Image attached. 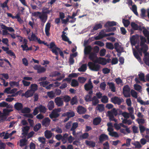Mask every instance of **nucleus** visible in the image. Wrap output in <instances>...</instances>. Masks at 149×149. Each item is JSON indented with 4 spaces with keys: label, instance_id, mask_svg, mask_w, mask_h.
<instances>
[{
    "label": "nucleus",
    "instance_id": "f257e3e1",
    "mask_svg": "<svg viewBox=\"0 0 149 149\" xmlns=\"http://www.w3.org/2000/svg\"><path fill=\"white\" fill-rule=\"evenodd\" d=\"M140 38L141 42L140 45L138 47L136 46V47L139 52H143L144 54L143 60L145 63L149 66V53L146 52L148 49V47L145 43L146 41V40L145 38L142 36H141Z\"/></svg>",
    "mask_w": 149,
    "mask_h": 149
},
{
    "label": "nucleus",
    "instance_id": "f03ea898",
    "mask_svg": "<svg viewBox=\"0 0 149 149\" xmlns=\"http://www.w3.org/2000/svg\"><path fill=\"white\" fill-rule=\"evenodd\" d=\"M88 66L91 70L94 71H98L101 68L100 65L92 62H89Z\"/></svg>",
    "mask_w": 149,
    "mask_h": 149
},
{
    "label": "nucleus",
    "instance_id": "7ed1b4c3",
    "mask_svg": "<svg viewBox=\"0 0 149 149\" xmlns=\"http://www.w3.org/2000/svg\"><path fill=\"white\" fill-rule=\"evenodd\" d=\"M61 110V109L60 108L55 109L52 111L51 113L49 115V117L52 118L57 117L59 116L58 113L60 112Z\"/></svg>",
    "mask_w": 149,
    "mask_h": 149
},
{
    "label": "nucleus",
    "instance_id": "20e7f679",
    "mask_svg": "<svg viewBox=\"0 0 149 149\" xmlns=\"http://www.w3.org/2000/svg\"><path fill=\"white\" fill-rule=\"evenodd\" d=\"M104 31H102L100 33L99 35L95 37V38L96 40H99L103 38L104 36H110L113 35L114 33H109L108 34H104Z\"/></svg>",
    "mask_w": 149,
    "mask_h": 149
},
{
    "label": "nucleus",
    "instance_id": "39448f33",
    "mask_svg": "<svg viewBox=\"0 0 149 149\" xmlns=\"http://www.w3.org/2000/svg\"><path fill=\"white\" fill-rule=\"evenodd\" d=\"M34 68L37 71L38 73H40L45 72L46 68L44 67H41L40 65H35Z\"/></svg>",
    "mask_w": 149,
    "mask_h": 149
},
{
    "label": "nucleus",
    "instance_id": "423d86ee",
    "mask_svg": "<svg viewBox=\"0 0 149 149\" xmlns=\"http://www.w3.org/2000/svg\"><path fill=\"white\" fill-rule=\"evenodd\" d=\"M130 88L128 86L126 85L124 87L123 89V93L125 97H127L130 96Z\"/></svg>",
    "mask_w": 149,
    "mask_h": 149
},
{
    "label": "nucleus",
    "instance_id": "0eeeda50",
    "mask_svg": "<svg viewBox=\"0 0 149 149\" xmlns=\"http://www.w3.org/2000/svg\"><path fill=\"white\" fill-rule=\"evenodd\" d=\"M111 101L112 102L115 104H119L123 101V100L118 97H114L111 98Z\"/></svg>",
    "mask_w": 149,
    "mask_h": 149
},
{
    "label": "nucleus",
    "instance_id": "6e6552de",
    "mask_svg": "<svg viewBox=\"0 0 149 149\" xmlns=\"http://www.w3.org/2000/svg\"><path fill=\"white\" fill-rule=\"evenodd\" d=\"M93 86L91 79H90L88 82L84 85V88L86 91L90 90L92 89Z\"/></svg>",
    "mask_w": 149,
    "mask_h": 149
},
{
    "label": "nucleus",
    "instance_id": "1a4fd4ad",
    "mask_svg": "<svg viewBox=\"0 0 149 149\" xmlns=\"http://www.w3.org/2000/svg\"><path fill=\"white\" fill-rule=\"evenodd\" d=\"M55 102L56 105L58 107L61 106L63 104L61 97H58L56 98L55 99Z\"/></svg>",
    "mask_w": 149,
    "mask_h": 149
},
{
    "label": "nucleus",
    "instance_id": "9d476101",
    "mask_svg": "<svg viewBox=\"0 0 149 149\" xmlns=\"http://www.w3.org/2000/svg\"><path fill=\"white\" fill-rule=\"evenodd\" d=\"M139 39L138 35L133 36L130 38L131 44L132 45H134Z\"/></svg>",
    "mask_w": 149,
    "mask_h": 149
},
{
    "label": "nucleus",
    "instance_id": "9b49d317",
    "mask_svg": "<svg viewBox=\"0 0 149 149\" xmlns=\"http://www.w3.org/2000/svg\"><path fill=\"white\" fill-rule=\"evenodd\" d=\"M108 136L104 134H101L99 137V139L100 143H102L104 141L108 140Z\"/></svg>",
    "mask_w": 149,
    "mask_h": 149
},
{
    "label": "nucleus",
    "instance_id": "f8f14e48",
    "mask_svg": "<svg viewBox=\"0 0 149 149\" xmlns=\"http://www.w3.org/2000/svg\"><path fill=\"white\" fill-rule=\"evenodd\" d=\"M115 48L118 52H123V49L121 45L118 43H116L114 44Z\"/></svg>",
    "mask_w": 149,
    "mask_h": 149
},
{
    "label": "nucleus",
    "instance_id": "ddd939ff",
    "mask_svg": "<svg viewBox=\"0 0 149 149\" xmlns=\"http://www.w3.org/2000/svg\"><path fill=\"white\" fill-rule=\"evenodd\" d=\"M21 124L23 126L22 130H29L30 127L27 125L28 123L26 120H22L21 122Z\"/></svg>",
    "mask_w": 149,
    "mask_h": 149
},
{
    "label": "nucleus",
    "instance_id": "4468645a",
    "mask_svg": "<svg viewBox=\"0 0 149 149\" xmlns=\"http://www.w3.org/2000/svg\"><path fill=\"white\" fill-rule=\"evenodd\" d=\"M38 141L41 143V144L40 145V147L41 148L44 147L46 143V139L44 137H40L38 138Z\"/></svg>",
    "mask_w": 149,
    "mask_h": 149
},
{
    "label": "nucleus",
    "instance_id": "2eb2a0df",
    "mask_svg": "<svg viewBox=\"0 0 149 149\" xmlns=\"http://www.w3.org/2000/svg\"><path fill=\"white\" fill-rule=\"evenodd\" d=\"M133 53L134 56L139 61L142 63V62L141 61V56H142V53L141 52H139V55L138 53L133 48Z\"/></svg>",
    "mask_w": 149,
    "mask_h": 149
},
{
    "label": "nucleus",
    "instance_id": "dca6fc26",
    "mask_svg": "<svg viewBox=\"0 0 149 149\" xmlns=\"http://www.w3.org/2000/svg\"><path fill=\"white\" fill-rule=\"evenodd\" d=\"M107 61L106 59L102 58H97L95 62L98 63L99 64H101L102 65H105L107 63Z\"/></svg>",
    "mask_w": 149,
    "mask_h": 149
},
{
    "label": "nucleus",
    "instance_id": "f3484780",
    "mask_svg": "<svg viewBox=\"0 0 149 149\" xmlns=\"http://www.w3.org/2000/svg\"><path fill=\"white\" fill-rule=\"evenodd\" d=\"M34 94L33 92H32L30 90L27 91L25 93H23L22 96H24L26 97H29L32 96Z\"/></svg>",
    "mask_w": 149,
    "mask_h": 149
},
{
    "label": "nucleus",
    "instance_id": "a211bd4d",
    "mask_svg": "<svg viewBox=\"0 0 149 149\" xmlns=\"http://www.w3.org/2000/svg\"><path fill=\"white\" fill-rule=\"evenodd\" d=\"M37 38V37L33 32L31 33V35H29L28 36V38L30 41H36Z\"/></svg>",
    "mask_w": 149,
    "mask_h": 149
},
{
    "label": "nucleus",
    "instance_id": "6ab92c4d",
    "mask_svg": "<svg viewBox=\"0 0 149 149\" xmlns=\"http://www.w3.org/2000/svg\"><path fill=\"white\" fill-rule=\"evenodd\" d=\"M23 107V105L20 103L17 102L14 105L15 109L18 111H21Z\"/></svg>",
    "mask_w": 149,
    "mask_h": 149
},
{
    "label": "nucleus",
    "instance_id": "aec40b11",
    "mask_svg": "<svg viewBox=\"0 0 149 149\" xmlns=\"http://www.w3.org/2000/svg\"><path fill=\"white\" fill-rule=\"evenodd\" d=\"M27 40L26 39H24L23 41V44L21 45V47L22 48L23 50L27 51L28 47L27 45Z\"/></svg>",
    "mask_w": 149,
    "mask_h": 149
},
{
    "label": "nucleus",
    "instance_id": "412c9836",
    "mask_svg": "<svg viewBox=\"0 0 149 149\" xmlns=\"http://www.w3.org/2000/svg\"><path fill=\"white\" fill-rule=\"evenodd\" d=\"M114 126L115 128L116 129L118 130L120 129L123 130L122 128H126V127L122 123H120V124L115 123L114 125Z\"/></svg>",
    "mask_w": 149,
    "mask_h": 149
},
{
    "label": "nucleus",
    "instance_id": "4be33fe9",
    "mask_svg": "<svg viewBox=\"0 0 149 149\" xmlns=\"http://www.w3.org/2000/svg\"><path fill=\"white\" fill-rule=\"evenodd\" d=\"M50 121V120L48 118H46L43 120L42 124L43 125L47 126L49 125Z\"/></svg>",
    "mask_w": 149,
    "mask_h": 149
},
{
    "label": "nucleus",
    "instance_id": "5701e85b",
    "mask_svg": "<svg viewBox=\"0 0 149 149\" xmlns=\"http://www.w3.org/2000/svg\"><path fill=\"white\" fill-rule=\"evenodd\" d=\"M50 27V24L49 23H47L45 27V32L47 36H49V31Z\"/></svg>",
    "mask_w": 149,
    "mask_h": 149
},
{
    "label": "nucleus",
    "instance_id": "b1692460",
    "mask_svg": "<svg viewBox=\"0 0 149 149\" xmlns=\"http://www.w3.org/2000/svg\"><path fill=\"white\" fill-rule=\"evenodd\" d=\"M89 58L91 60L95 62L97 58L96 54L93 53H91L90 54Z\"/></svg>",
    "mask_w": 149,
    "mask_h": 149
},
{
    "label": "nucleus",
    "instance_id": "393cba45",
    "mask_svg": "<svg viewBox=\"0 0 149 149\" xmlns=\"http://www.w3.org/2000/svg\"><path fill=\"white\" fill-rule=\"evenodd\" d=\"M86 111V109L82 106H79L77 108V111L79 114L84 113Z\"/></svg>",
    "mask_w": 149,
    "mask_h": 149
},
{
    "label": "nucleus",
    "instance_id": "a878e982",
    "mask_svg": "<svg viewBox=\"0 0 149 149\" xmlns=\"http://www.w3.org/2000/svg\"><path fill=\"white\" fill-rule=\"evenodd\" d=\"M65 33L64 31L63 32V34L62 36V39L65 41L68 42L69 44H71L72 43L69 40L68 38L65 35Z\"/></svg>",
    "mask_w": 149,
    "mask_h": 149
},
{
    "label": "nucleus",
    "instance_id": "bb28decb",
    "mask_svg": "<svg viewBox=\"0 0 149 149\" xmlns=\"http://www.w3.org/2000/svg\"><path fill=\"white\" fill-rule=\"evenodd\" d=\"M74 116V113L73 111H71L68 112L66 113H64L63 114V116H66L68 118H71L73 117Z\"/></svg>",
    "mask_w": 149,
    "mask_h": 149
},
{
    "label": "nucleus",
    "instance_id": "cd10ccee",
    "mask_svg": "<svg viewBox=\"0 0 149 149\" xmlns=\"http://www.w3.org/2000/svg\"><path fill=\"white\" fill-rule=\"evenodd\" d=\"M39 18L42 22H45L47 19V16L45 13H43L40 14Z\"/></svg>",
    "mask_w": 149,
    "mask_h": 149
},
{
    "label": "nucleus",
    "instance_id": "c85d7f7f",
    "mask_svg": "<svg viewBox=\"0 0 149 149\" xmlns=\"http://www.w3.org/2000/svg\"><path fill=\"white\" fill-rule=\"evenodd\" d=\"M51 131H45V136L47 139H50L52 136V133L51 132Z\"/></svg>",
    "mask_w": 149,
    "mask_h": 149
},
{
    "label": "nucleus",
    "instance_id": "c756f323",
    "mask_svg": "<svg viewBox=\"0 0 149 149\" xmlns=\"http://www.w3.org/2000/svg\"><path fill=\"white\" fill-rule=\"evenodd\" d=\"M9 84L10 86L12 87H19V81L16 82L15 81H10L9 83Z\"/></svg>",
    "mask_w": 149,
    "mask_h": 149
},
{
    "label": "nucleus",
    "instance_id": "7c9ffc66",
    "mask_svg": "<svg viewBox=\"0 0 149 149\" xmlns=\"http://www.w3.org/2000/svg\"><path fill=\"white\" fill-rule=\"evenodd\" d=\"M30 88V90L34 93L38 89V86L36 84H33L31 85Z\"/></svg>",
    "mask_w": 149,
    "mask_h": 149
},
{
    "label": "nucleus",
    "instance_id": "2f4dec72",
    "mask_svg": "<svg viewBox=\"0 0 149 149\" xmlns=\"http://www.w3.org/2000/svg\"><path fill=\"white\" fill-rule=\"evenodd\" d=\"M113 115V114L111 113V112L108 111L107 112V115L109 117V119L111 120H113L115 122H116L117 120L114 118Z\"/></svg>",
    "mask_w": 149,
    "mask_h": 149
},
{
    "label": "nucleus",
    "instance_id": "473e14b6",
    "mask_svg": "<svg viewBox=\"0 0 149 149\" xmlns=\"http://www.w3.org/2000/svg\"><path fill=\"white\" fill-rule=\"evenodd\" d=\"M27 140L25 138L20 139L19 141V146L22 147L26 145Z\"/></svg>",
    "mask_w": 149,
    "mask_h": 149
},
{
    "label": "nucleus",
    "instance_id": "72a5a7b5",
    "mask_svg": "<svg viewBox=\"0 0 149 149\" xmlns=\"http://www.w3.org/2000/svg\"><path fill=\"white\" fill-rule=\"evenodd\" d=\"M116 25V22L114 21H108L107 22L105 26L106 27H108L109 26H112Z\"/></svg>",
    "mask_w": 149,
    "mask_h": 149
},
{
    "label": "nucleus",
    "instance_id": "f704fd0d",
    "mask_svg": "<svg viewBox=\"0 0 149 149\" xmlns=\"http://www.w3.org/2000/svg\"><path fill=\"white\" fill-rule=\"evenodd\" d=\"M54 107V102L52 101H50L47 105V107L50 110H52L53 109Z\"/></svg>",
    "mask_w": 149,
    "mask_h": 149
},
{
    "label": "nucleus",
    "instance_id": "c9c22d12",
    "mask_svg": "<svg viewBox=\"0 0 149 149\" xmlns=\"http://www.w3.org/2000/svg\"><path fill=\"white\" fill-rule=\"evenodd\" d=\"M138 76L140 80L144 82H146V80L145 79L144 74L140 72L138 74Z\"/></svg>",
    "mask_w": 149,
    "mask_h": 149
},
{
    "label": "nucleus",
    "instance_id": "e433bc0d",
    "mask_svg": "<svg viewBox=\"0 0 149 149\" xmlns=\"http://www.w3.org/2000/svg\"><path fill=\"white\" fill-rule=\"evenodd\" d=\"M109 132V134L112 137H119V135L118 133L115 132H113V131H108Z\"/></svg>",
    "mask_w": 149,
    "mask_h": 149
},
{
    "label": "nucleus",
    "instance_id": "4c0bfd02",
    "mask_svg": "<svg viewBox=\"0 0 149 149\" xmlns=\"http://www.w3.org/2000/svg\"><path fill=\"white\" fill-rule=\"evenodd\" d=\"M16 131H12V132L10 134H8V133H5L3 139H8L9 137H10L13 134L15 133Z\"/></svg>",
    "mask_w": 149,
    "mask_h": 149
},
{
    "label": "nucleus",
    "instance_id": "58836bf2",
    "mask_svg": "<svg viewBox=\"0 0 149 149\" xmlns=\"http://www.w3.org/2000/svg\"><path fill=\"white\" fill-rule=\"evenodd\" d=\"M101 121V118H96L94 119L93 123L94 125H97L99 124Z\"/></svg>",
    "mask_w": 149,
    "mask_h": 149
},
{
    "label": "nucleus",
    "instance_id": "ea45409f",
    "mask_svg": "<svg viewBox=\"0 0 149 149\" xmlns=\"http://www.w3.org/2000/svg\"><path fill=\"white\" fill-rule=\"evenodd\" d=\"M96 109L99 111L100 112H102L104 110V106L102 104H100L97 105Z\"/></svg>",
    "mask_w": 149,
    "mask_h": 149
},
{
    "label": "nucleus",
    "instance_id": "a19ab883",
    "mask_svg": "<svg viewBox=\"0 0 149 149\" xmlns=\"http://www.w3.org/2000/svg\"><path fill=\"white\" fill-rule=\"evenodd\" d=\"M58 76V78L56 79L57 80H60L62 78L64 77V75L63 74H62L61 75H60V74L58 73V72H55V74H54V76Z\"/></svg>",
    "mask_w": 149,
    "mask_h": 149
},
{
    "label": "nucleus",
    "instance_id": "79ce46f5",
    "mask_svg": "<svg viewBox=\"0 0 149 149\" xmlns=\"http://www.w3.org/2000/svg\"><path fill=\"white\" fill-rule=\"evenodd\" d=\"M91 47L90 46L86 47L84 49V53L86 54H89L91 50Z\"/></svg>",
    "mask_w": 149,
    "mask_h": 149
},
{
    "label": "nucleus",
    "instance_id": "37998d69",
    "mask_svg": "<svg viewBox=\"0 0 149 149\" xmlns=\"http://www.w3.org/2000/svg\"><path fill=\"white\" fill-rule=\"evenodd\" d=\"M108 85H109V88L111 89V91L113 92L115 91V85L113 83L110 82L108 83Z\"/></svg>",
    "mask_w": 149,
    "mask_h": 149
},
{
    "label": "nucleus",
    "instance_id": "c03bdc74",
    "mask_svg": "<svg viewBox=\"0 0 149 149\" xmlns=\"http://www.w3.org/2000/svg\"><path fill=\"white\" fill-rule=\"evenodd\" d=\"M131 25L132 28L134 30H138L140 29L139 27L134 22H132Z\"/></svg>",
    "mask_w": 149,
    "mask_h": 149
},
{
    "label": "nucleus",
    "instance_id": "a18cd8bd",
    "mask_svg": "<svg viewBox=\"0 0 149 149\" xmlns=\"http://www.w3.org/2000/svg\"><path fill=\"white\" fill-rule=\"evenodd\" d=\"M86 143L87 145L92 147H94L95 145V143L94 142L86 141Z\"/></svg>",
    "mask_w": 149,
    "mask_h": 149
},
{
    "label": "nucleus",
    "instance_id": "49530a36",
    "mask_svg": "<svg viewBox=\"0 0 149 149\" xmlns=\"http://www.w3.org/2000/svg\"><path fill=\"white\" fill-rule=\"evenodd\" d=\"M122 22L124 26L125 27H127L130 24V21L128 20L125 19V18L123 19Z\"/></svg>",
    "mask_w": 149,
    "mask_h": 149
},
{
    "label": "nucleus",
    "instance_id": "de8ad7c7",
    "mask_svg": "<svg viewBox=\"0 0 149 149\" xmlns=\"http://www.w3.org/2000/svg\"><path fill=\"white\" fill-rule=\"evenodd\" d=\"M61 50L59 48L56 47L55 48H53L52 51L53 53H54L56 55H57L59 54Z\"/></svg>",
    "mask_w": 149,
    "mask_h": 149
},
{
    "label": "nucleus",
    "instance_id": "09e8293b",
    "mask_svg": "<svg viewBox=\"0 0 149 149\" xmlns=\"http://www.w3.org/2000/svg\"><path fill=\"white\" fill-rule=\"evenodd\" d=\"M86 65L84 64L81 65V67L78 69V71L80 72H84L86 70Z\"/></svg>",
    "mask_w": 149,
    "mask_h": 149
},
{
    "label": "nucleus",
    "instance_id": "8fccbe9b",
    "mask_svg": "<svg viewBox=\"0 0 149 149\" xmlns=\"http://www.w3.org/2000/svg\"><path fill=\"white\" fill-rule=\"evenodd\" d=\"M134 87L135 90L139 91V92H141V91L142 87L140 85L137 84H135L134 85Z\"/></svg>",
    "mask_w": 149,
    "mask_h": 149
},
{
    "label": "nucleus",
    "instance_id": "3c124183",
    "mask_svg": "<svg viewBox=\"0 0 149 149\" xmlns=\"http://www.w3.org/2000/svg\"><path fill=\"white\" fill-rule=\"evenodd\" d=\"M137 7L136 6L134 5L132 6L131 9L134 13L136 16L138 15V13L137 11Z\"/></svg>",
    "mask_w": 149,
    "mask_h": 149
},
{
    "label": "nucleus",
    "instance_id": "603ef678",
    "mask_svg": "<svg viewBox=\"0 0 149 149\" xmlns=\"http://www.w3.org/2000/svg\"><path fill=\"white\" fill-rule=\"evenodd\" d=\"M39 111L40 112L45 113L46 111V109L45 107L42 105H40L39 107Z\"/></svg>",
    "mask_w": 149,
    "mask_h": 149
},
{
    "label": "nucleus",
    "instance_id": "864d4df0",
    "mask_svg": "<svg viewBox=\"0 0 149 149\" xmlns=\"http://www.w3.org/2000/svg\"><path fill=\"white\" fill-rule=\"evenodd\" d=\"M115 81L117 84L120 85H123V81L119 77L116 78L115 79Z\"/></svg>",
    "mask_w": 149,
    "mask_h": 149
},
{
    "label": "nucleus",
    "instance_id": "5fc2aeb1",
    "mask_svg": "<svg viewBox=\"0 0 149 149\" xmlns=\"http://www.w3.org/2000/svg\"><path fill=\"white\" fill-rule=\"evenodd\" d=\"M3 28L8 30L9 32L12 33L15 31L11 27H8L6 26H3Z\"/></svg>",
    "mask_w": 149,
    "mask_h": 149
},
{
    "label": "nucleus",
    "instance_id": "6e6d98bb",
    "mask_svg": "<svg viewBox=\"0 0 149 149\" xmlns=\"http://www.w3.org/2000/svg\"><path fill=\"white\" fill-rule=\"evenodd\" d=\"M22 113H28L30 111V109L28 108H25L23 109H22L21 110Z\"/></svg>",
    "mask_w": 149,
    "mask_h": 149
},
{
    "label": "nucleus",
    "instance_id": "4d7b16f0",
    "mask_svg": "<svg viewBox=\"0 0 149 149\" xmlns=\"http://www.w3.org/2000/svg\"><path fill=\"white\" fill-rule=\"evenodd\" d=\"M71 104L72 105L76 104L77 102V100L76 97H74L71 100Z\"/></svg>",
    "mask_w": 149,
    "mask_h": 149
},
{
    "label": "nucleus",
    "instance_id": "13d9d810",
    "mask_svg": "<svg viewBox=\"0 0 149 149\" xmlns=\"http://www.w3.org/2000/svg\"><path fill=\"white\" fill-rule=\"evenodd\" d=\"M106 84L105 82H103L100 83V88L103 90L105 89Z\"/></svg>",
    "mask_w": 149,
    "mask_h": 149
},
{
    "label": "nucleus",
    "instance_id": "bf43d9fd",
    "mask_svg": "<svg viewBox=\"0 0 149 149\" xmlns=\"http://www.w3.org/2000/svg\"><path fill=\"white\" fill-rule=\"evenodd\" d=\"M78 83L76 80L73 79L71 82V85L72 86L75 87L78 85Z\"/></svg>",
    "mask_w": 149,
    "mask_h": 149
},
{
    "label": "nucleus",
    "instance_id": "052dcab7",
    "mask_svg": "<svg viewBox=\"0 0 149 149\" xmlns=\"http://www.w3.org/2000/svg\"><path fill=\"white\" fill-rule=\"evenodd\" d=\"M102 26V25L100 24H96L93 27V30L94 31L97 30L101 28Z\"/></svg>",
    "mask_w": 149,
    "mask_h": 149
},
{
    "label": "nucleus",
    "instance_id": "680f3d73",
    "mask_svg": "<svg viewBox=\"0 0 149 149\" xmlns=\"http://www.w3.org/2000/svg\"><path fill=\"white\" fill-rule=\"evenodd\" d=\"M131 94L132 96L135 98L137 97V93L134 90H132L131 91Z\"/></svg>",
    "mask_w": 149,
    "mask_h": 149
},
{
    "label": "nucleus",
    "instance_id": "e2e57ef3",
    "mask_svg": "<svg viewBox=\"0 0 149 149\" xmlns=\"http://www.w3.org/2000/svg\"><path fill=\"white\" fill-rule=\"evenodd\" d=\"M62 99H63L64 101L65 102H68L70 99V97L68 96H64L61 97Z\"/></svg>",
    "mask_w": 149,
    "mask_h": 149
},
{
    "label": "nucleus",
    "instance_id": "0e129e2a",
    "mask_svg": "<svg viewBox=\"0 0 149 149\" xmlns=\"http://www.w3.org/2000/svg\"><path fill=\"white\" fill-rule=\"evenodd\" d=\"M106 46L107 48L110 49H113L114 48L113 45L111 43H107Z\"/></svg>",
    "mask_w": 149,
    "mask_h": 149
},
{
    "label": "nucleus",
    "instance_id": "69168bd1",
    "mask_svg": "<svg viewBox=\"0 0 149 149\" xmlns=\"http://www.w3.org/2000/svg\"><path fill=\"white\" fill-rule=\"evenodd\" d=\"M130 113L127 112H124L122 113L123 116L126 119L128 118L130 116Z\"/></svg>",
    "mask_w": 149,
    "mask_h": 149
},
{
    "label": "nucleus",
    "instance_id": "338daca9",
    "mask_svg": "<svg viewBox=\"0 0 149 149\" xmlns=\"http://www.w3.org/2000/svg\"><path fill=\"white\" fill-rule=\"evenodd\" d=\"M101 101L104 103H107L108 102V98L107 97L105 96H103L101 99Z\"/></svg>",
    "mask_w": 149,
    "mask_h": 149
},
{
    "label": "nucleus",
    "instance_id": "774afa93",
    "mask_svg": "<svg viewBox=\"0 0 149 149\" xmlns=\"http://www.w3.org/2000/svg\"><path fill=\"white\" fill-rule=\"evenodd\" d=\"M41 125L40 123L36 124L34 127V130H38L41 127Z\"/></svg>",
    "mask_w": 149,
    "mask_h": 149
}]
</instances>
